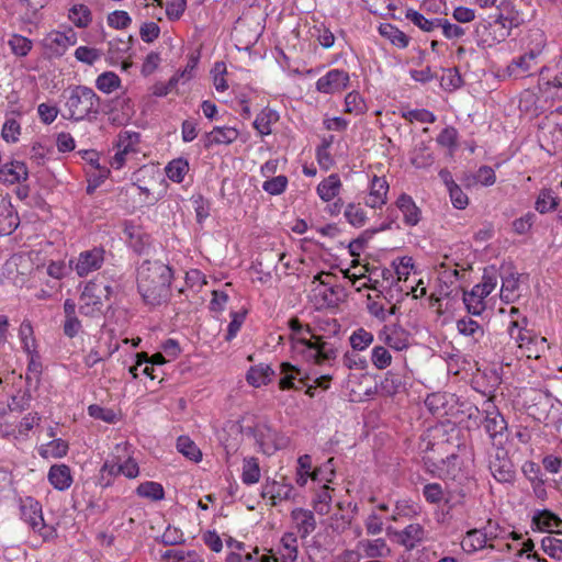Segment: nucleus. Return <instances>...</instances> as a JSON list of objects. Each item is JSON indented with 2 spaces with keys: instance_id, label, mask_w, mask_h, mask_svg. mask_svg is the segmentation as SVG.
I'll return each instance as SVG.
<instances>
[{
  "instance_id": "nucleus-38",
  "label": "nucleus",
  "mask_w": 562,
  "mask_h": 562,
  "mask_svg": "<svg viewBox=\"0 0 562 562\" xmlns=\"http://www.w3.org/2000/svg\"><path fill=\"white\" fill-rule=\"evenodd\" d=\"M126 232L128 233L130 245L133 250L138 255L146 254L147 249L150 247V236L134 227L126 229Z\"/></svg>"
},
{
  "instance_id": "nucleus-7",
  "label": "nucleus",
  "mask_w": 562,
  "mask_h": 562,
  "mask_svg": "<svg viewBox=\"0 0 562 562\" xmlns=\"http://www.w3.org/2000/svg\"><path fill=\"white\" fill-rule=\"evenodd\" d=\"M484 413L485 417L483 420V426L491 439L495 440L496 438L502 437L504 431L507 429V422L505 420L504 416L490 401L486 402V408L484 409Z\"/></svg>"
},
{
  "instance_id": "nucleus-57",
  "label": "nucleus",
  "mask_w": 562,
  "mask_h": 562,
  "mask_svg": "<svg viewBox=\"0 0 562 562\" xmlns=\"http://www.w3.org/2000/svg\"><path fill=\"white\" fill-rule=\"evenodd\" d=\"M446 493L439 483H428L423 487V496L430 504H439Z\"/></svg>"
},
{
  "instance_id": "nucleus-40",
  "label": "nucleus",
  "mask_w": 562,
  "mask_h": 562,
  "mask_svg": "<svg viewBox=\"0 0 562 562\" xmlns=\"http://www.w3.org/2000/svg\"><path fill=\"white\" fill-rule=\"evenodd\" d=\"M35 425V417L32 414L26 415L16 428L11 426V434L14 441L20 443L30 438V434L33 431Z\"/></svg>"
},
{
  "instance_id": "nucleus-54",
  "label": "nucleus",
  "mask_w": 562,
  "mask_h": 562,
  "mask_svg": "<svg viewBox=\"0 0 562 562\" xmlns=\"http://www.w3.org/2000/svg\"><path fill=\"white\" fill-rule=\"evenodd\" d=\"M558 205L557 198L552 190H543L540 192L536 201V210L540 213H547Z\"/></svg>"
},
{
  "instance_id": "nucleus-21",
  "label": "nucleus",
  "mask_w": 562,
  "mask_h": 562,
  "mask_svg": "<svg viewBox=\"0 0 562 562\" xmlns=\"http://www.w3.org/2000/svg\"><path fill=\"white\" fill-rule=\"evenodd\" d=\"M19 336L21 339V342L25 349V351L29 353L30 362H29V371H32V366L35 363L34 355L35 351V336H34V329L32 321L29 318H25L19 330Z\"/></svg>"
},
{
  "instance_id": "nucleus-42",
  "label": "nucleus",
  "mask_w": 562,
  "mask_h": 562,
  "mask_svg": "<svg viewBox=\"0 0 562 562\" xmlns=\"http://www.w3.org/2000/svg\"><path fill=\"white\" fill-rule=\"evenodd\" d=\"M278 120L274 111L265 109L261 111L254 121V127L260 135H269L271 133V124Z\"/></svg>"
},
{
  "instance_id": "nucleus-8",
  "label": "nucleus",
  "mask_w": 562,
  "mask_h": 562,
  "mask_svg": "<svg viewBox=\"0 0 562 562\" xmlns=\"http://www.w3.org/2000/svg\"><path fill=\"white\" fill-rule=\"evenodd\" d=\"M348 81V72L340 69H331L317 80L316 89L322 93L331 94L346 88Z\"/></svg>"
},
{
  "instance_id": "nucleus-34",
  "label": "nucleus",
  "mask_w": 562,
  "mask_h": 562,
  "mask_svg": "<svg viewBox=\"0 0 562 562\" xmlns=\"http://www.w3.org/2000/svg\"><path fill=\"white\" fill-rule=\"evenodd\" d=\"M136 494L139 497L148 498L154 502L165 498V491L162 485L154 481L140 483L136 488Z\"/></svg>"
},
{
  "instance_id": "nucleus-17",
  "label": "nucleus",
  "mask_w": 562,
  "mask_h": 562,
  "mask_svg": "<svg viewBox=\"0 0 562 562\" xmlns=\"http://www.w3.org/2000/svg\"><path fill=\"white\" fill-rule=\"evenodd\" d=\"M546 71V68L540 70L539 91L546 99H562V72L550 79L544 76Z\"/></svg>"
},
{
  "instance_id": "nucleus-25",
  "label": "nucleus",
  "mask_w": 562,
  "mask_h": 562,
  "mask_svg": "<svg viewBox=\"0 0 562 562\" xmlns=\"http://www.w3.org/2000/svg\"><path fill=\"white\" fill-rule=\"evenodd\" d=\"M281 374L283 375L279 381L280 390H297L299 387L295 385L294 381L297 380L300 382V378L304 376L303 370L296 366L291 364L290 362H282L280 366Z\"/></svg>"
},
{
  "instance_id": "nucleus-11",
  "label": "nucleus",
  "mask_w": 562,
  "mask_h": 562,
  "mask_svg": "<svg viewBox=\"0 0 562 562\" xmlns=\"http://www.w3.org/2000/svg\"><path fill=\"white\" fill-rule=\"evenodd\" d=\"M29 177L26 165L20 160H11L0 167V182L15 184L25 181Z\"/></svg>"
},
{
  "instance_id": "nucleus-35",
  "label": "nucleus",
  "mask_w": 562,
  "mask_h": 562,
  "mask_svg": "<svg viewBox=\"0 0 562 562\" xmlns=\"http://www.w3.org/2000/svg\"><path fill=\"white\" fill-rule=\"evenodd\" d=\"M283 552L281 553L282 562H295L297 559V537L293 532H285L281 538Z\"/></svg>"
},
{
  "instance_id": "nucleus-5",
  "label": "nucleus",
  "mask_w": 562,
  "mask_h": 562,
  "mask_svg": "<svg viewBox=\"0 0 562 562\" xmlns=\"http://www.w3.org/2000/svg\"><path fill=\"white\" fill-rule=\"evenodd\" d=\"M490 471L493 477L499 483H513L515 480V469L507 452L504 449H497L495 456L490 460Z\"/></svg>"
},
{
  "instance_id": "nucleus-59",
  "label": "nucleus",
  "mask_w": 562,
  "mask_h": 562,
  "mask_svg": "<svg viewBox=\"0 0 562 562\" xmlns=\"http://www.w3.org/2000/svg\"><path fill=\"white\" fill-rule=\"evenodd\" d=\"M21 133L20 124L15 119H8L1 131V136L7 143H15Z\"/></svg>"
},
{
  "instance_id": "nucleus-27",
  "label": "nucleus",
  "mask_w": 562,
  "mask_h": 562,
  "mask_svg": "<svg viewBox=\"0 0 562 562\" xmlns=\"http://www.w3.org/2000/svg\"><path fill=\"white\" fill-rule=\"evenodd\" d=\"M358 549H361L367 558L375 559L389 555L390 549L384 539L379 538L373 541L361 540L358 542Z\"/></svg>"
},
{
  "instance_id": "nucleus-37",
  "label": "nucleus",
  "mask_w": 562,
  "mask_h": 562,
  "mask_svg": "<svg viewBox=\"0 0 562 562\" xmlns=\"http://www.w3.org/2000/svg\"><path fill=\"white\" fill-rule=\"evenodd\" d=\"M189 171V162L187 159L178 158L171 160L166 167L167 177L173 182H182L184 176Z\"/></svg>"
},
{
  "instance_id": "nucleus-16",
  "label": "nucleus",
  "mask_w": 562,
  "mask_h": 562,
  "mask_svg": "<svg viewBox=\"0 0 562 562\" xmlns=\"http://www.w3.org/2000/svg\"><path fill=\"white\" fill-rule=\"evenodd\" d=\"M387 192V181L382 177L374 176L371 180L370 193L366 200V204L372 209L381 207L386 203Z\"/></svg>"
},
{
  "instance_id": "nucleus-55",
  "label": "nucleus",
  "mask_w": 562,
  "mask_h": 562,
  "mask_svg": "<svg viewBox=\"0 0 562 562\" xmlns=\"http://www.w3.org/2000/svg\"><path fill=\"white\" fill-rule=\"evenodd\" d=\"M366 109V103L362 97L356 92H349L345 98V112L351 114H360L363 113Z\"/></svg>"
},
{
  "instance_id": "nucleus-6",
  "label": "nucleus",
  "mask_w": 562,
  "mask_h": 562,
  "mask_svg": "<svg viewBox=\"0 0 562 562\" xmlns=\"http://www.w3.org/2000/svg\"><path fill=\"white\" fill-rule=\"evenodd\" d=\"M104 261V250L102 248H93L80 252L79 257L74 261L72 269L79 277H87L90 272H93L101 268Z\"/></svg>"
},
{
  "instance_id": "nucleus-61",
  "label": "nucleus",
  "mask_w": 562,
  "mask_h": 562,
  "mask_svg": "<svg viewBox=\"0 0 562 562\" xmlns=\"http://www.w3.org/2000/svg\"><path fill=\"white\" fill-rule=\"evenodd\" d=\"M375 234V231L366 229L358 238L349 243L348 249L352 257H359L361 250L366 247L370 238Z\"/></svg>"
},
{
  "instance_id": "nucleus-14",
  "label": "nucleus",
  "mask_w": 562,
  "mask_h": 562,
  "mask_svg": "<svg viewBox=\"0 0 562 562\" xmlns=\"http://www.w3.org/2000/svg\"><path fill=\"white\" fill-rule=\"evenodd\" d=\"M47 479L53 487L58 491L68 490L74 482L70 468L64 463L53 464L49 468Z\"/></svg>"
},
{
  "instance_id": "nucleus-43",
  "label": "nucleus",
  "mask_w": 562,
  "mask_h": 562,
  "mask_svg": "<svg viewBox=\"0 0 562 562\" xmlns=\"http://www.w3.org/2000/svg\"><path fill=\"white\" fill-rule=\"evenodd\" d=\"M260 468L256 458L244 460L241 480L246 485H251L259 482Z\"/></svg>"
},
{
  "instance_id": "nucleus-15",
  "label": "nucleus",
  "mask_w": 562,
  "mask_h": 562,
  "mask_svg": "<svg viewBox=\"0 0 562 562\" xmlns=\"http://www.w3.org/2000/svg\"><path fill=\"white\" fill-rule=\"evenodd\" d=\"M291 518L296 525L297 532L302 539H305L316 529V520L313 512L304 508H294L291 512Z\"/></svg>"
},
{
  "instance_id": "nucleus-30",
  "label": "nucleus",
  "mask_w": 562,
  "mask_h": 562,
  "mask_svg": "<svg viewBox=\"0 0 562 562\" xmlns=\"http://www.w3.org/2000/svg\"><path fill=\"white\" fill-rule=\"evenodd\" d=\"M341 186L338 175L333 173L317 186V193L323 201L333 200Z\"/></svg>"
},
{
  "instance_id": "nucleus-19",
  "label": "nucleus",
  "mask_w": 562,
  "mask_h": 562,
  "mask_svg": "<svg viewBox=\"0 0 562 562\" xmlns=\"http://www.w3.org/2000/svg\"><path fill=\"white\" fill-rule=\"evenodd\" d=\"M532 525L540 531H553V528L557 529V532H560V528H562V519L555 515L554 513L543 509L538 510L532 517Z\"/></svg>"
},
{
  "instance_id": "nucleus-60",
  "label": "nucleus",
  "mask_w": 562,
  "mask_h": 562,
  "mask_svg": "<svg viewBox=\"0 0 562 562\" xmlns=\"http://www.w3.org/2000/svg\"><path fill=\"white\" fill-rule=\"evenodd\" d=\"M138 142L139 134L124 132L119 135L116 147L127 155L130 151H135L134 145L138 144Z\"/></svg>"
},
{
  "instance_id": "nucleus-56",
  "label": "nucleus",
  "mask_w": 562,
  "mask_h": 562,
  "mask_svg": "<svg viewBox=\"0 0 562 562\" xmlns=\"http://www.w3.org/2000/svg\"><path fill=\"white\" fill-rule=\"evenodd\" d=\"M9 45L16 56H25L31 50L33 44L31 40L22 35L14 34L9 40Z\"/></svg>"
},
{
  "instance_id": "nucleus-2",
  "label": "nucleus",
  "mask_w": 562,
  "mask_h": 562,
  "mask_svg": "<svg viewBox=\"0 0 562 562\" xmlns=\"http://www.w3.org/2000/svg\"><path fill=\"white\" fill-rule=\"evenodd\" d=\"M172 269L160 262L145 260L137 270V290L144 303L151 307L167 302L171 295Z\"/></svg>"
},
{
  "instance_id": "nucleus-18",
  "label": "nucleus",
  "mask_w": 562,
  "mask_h": 562,
  "mask_svg": "<svg viewBox=\"0 0 562 562\" xmlns=\"http://www.w3.org/2000/svg\"><path fill=\"white\" fill-rule=\"evenodd\" d=\"M397 209L403 213L404 222L408 226H415L420 221V210L411 195L402 193L396 201Z\"/></svg>"
},
{
  "instance_id": "nucleus-62",
  "label": "nucleus",
  "mask_w": 562,
  "mask_h": 562,
  "mask_svg": "<svg viewBox=\"0 0 562 562\" xmlns=\"http://www.w3.org/2000/svg\"><path fill=\"white\" fill-rule=\"evenodd\" d=\"M518 277H516L514 273H509L508 276H502V289H501V296L506 302L510 301V295L517 290L518 288Z\"/></svg>"
},
{
  "instance_id": "nucleus-31",
  "label": "nucleus",
  "mask_w": 562,
  "mask_h": 562,
  "mask_svg": "<svg viewBox=\"0 0 562 562\" xmlns=\"http://www.w3.org/2000/svg\"><path fill=\"white\" fill-rule=\"evenodd\" d=\"M497 284V272L494 267L485 268L482 282L472 288V294L481 296L491 294Z\"/></svg>"
},
{
  "instance_id": "nucleus-22",
  "label": "nucleus",
  "mask_w": 562,
  "mask_h": 562,
  "mask_svg": "<svg viewBox=\"0 0 562 562\" xmlns=\"http://www.w3.org/2000/svg\"><path fill=\"white\" fill-rule=\"evenodd\" d=\"M409 337L411 335L407 330L401 326H393L387 333L385 331L383 341L387 347L396 351H402L409 347Z\"/></svg>"
},
{
  "instance_id": "nucleus-64",
  "label": "nucleus",
  "mask_w": 562,
  "mask_h": 562,
  "mask_svg": "<svg viewBox=\"0 0 562 562\" xmlns=\"http://www.w3.org/2000/svg\"><path fill=\"white\" fill-rule=\"evenodd\" d=\"M108 23L113 29L122 30L132 23V19L126 11L117 10L109 14Z\"/></svg>"
},
{
  "instance_id": "nucleus-4",
  "label": "nucleus",
  "mask_w": 562,
  "mask_h": 562,
  "mask_svg": "<svg viewBox=\"0 0 562 562\" xmlns=\"http://www.w3.org/2000/svg\"><path fill=\"white\" fill-rule=\"evenodd\" d=\"M561 403L548 392H535L531 404L527 406V414L539 423L549 424L554 422L551 417L552 411Z\"/></svg>"
},
{
  "instance_id": "nucleus-45",
  "label": "nucleus",
  "mask_w": 562,
  "mask_h": 562,
  "mask_svg": "<svg viewBox=\"0 0 562 562\" xmlns=\"http://www.w3.org/2000/svg\"><path fill=\"white\" fill-rule=\"evenodd\" d=\"M331 502L330 487L324 484L313 499V508L321 515L329 513Z\"/></svg>"
},
{
  "instance_id": "nucleus-51",
  "label": "nucleus",
  "mask_w": 562,
  "mask_h": 562,
  "mask_svg": "<svg viewBox=\"0 0 562 562\" xmlns=\"http://www.w3.org/2000/svg\"><path fill=\"white\" fill-rule=\"evenodd\" d=\"M371 361L376 369L383 370L391 364L392 356L385 347L375 346L371 352Z\"/></svg>"
},
{
  "instance_id": "nucleus-3",
  "label": "nucleus",
  "mask_w": 562,
  "mask_h": 562,
  "mask_svg": "<svg viewBox=\"0 0 562 562\" xmlns=\"http://www.w3.org/2000/svg\"><path fill=\"white\" fill-rule=\"evenodd\" d=\"M65 108L63 116L68 120L93 121L100 113V98L89 87L75 86L66 90Z\"/></svg>"
},
{
  "instance_id": "nucleus-32",
  "label": "nucleus",
  "mask_w": 562,
  "mask_h": 562,
  "mask_svg": "<svg viewBox=\"0 0 562 562\" xmlns=\"http://www.w3.org/2000/svg\"><path fill=\"white\" fill-rule=\"evenodd\" d=\"M457 328L463 336L473 338L479 341L484 336V328L476 321L471 317H463L457 322Z\"/></svg>"
},
{
  "instance_id": "nucleus-46",
  "label": "nucleus",
  "mask_w": 562,
  "mask_h": 562,
  "mask_svg": "<svg viewBox=\"0 0 562 562\" xmlns=\"http://www.w3.org/2000/svg\"><path fill=\"white\" fill-rule=\"evenodd\" d=\"M349 341L352 349L361 351L373 342V334L360 327L351 334Z\"/></svg>"
},
{
  "instance_id": "nucleus-50",
  "label": "nucleus",
  "mask_w": 562,
  "mask_h": 562,
  "mask_svg": "<svg viewBox=\"0 0 562 562\" xmlns=\"http://www.w3.org/2000/svg\"><path fill=\"white\" fill-rule=\"evenodd\" d=\"M541 549L552 559L562 560V539L547 536L541 540Z\"/></svg>"
},
{
  "instance_id": "nucleus-28",
  "label": "nucleus",
  "mask_w": 562,
  "mask_h": 562,
  "mask_svg": "<svg viewBox=\"0 0 562 562\" xmlns=\"http://www.w3.org/2000/svg\"><path fill=\"white\" fill-rule=\"evenodd\" d=\"M381 36L387 38L393 45L405 48L409 44V36L390 23H383L379 27Z\"/></svg>"
},
{
  "instance_id": "nucleus-36",
  "label": "nucleus",
  "mask_w": 562,
  "mask_h": 562,
  "mask_svg": "<svg viewBox=\"0 0 562 562\" xmlns=\"http://www.w3.org/2000/svg\"><path fill=\"white\" fill-rule=\"evenodd\" d=\"M177 449L191 461L199 462L202 459L201 450L198 448L195 442L187 436H180L178 438Z\"/></svg>"
},
{
  "instance_id": "nucleus-39",
  "label": "nucleus",
  "mask_w": 562,
  "mask_h": 562,
  "mask_svg": "<svg viewBox=\"0 0 562 562\" xmlns=\"http://www.w3.org/2000/svg\"><path fill=\"white\" fill-rule=\"evenodd\" d=\"M405 16L407 20L412 21L417 27H419L424 32H432L441 24V19L428 20L422 13L413 9H408L406 11Z\"/></svg>"
},
{
  "instance_id": "nucleus-44",
  "label": "nucleus",
  "mask_w": 562,
  "mask_h": 562,
  "mask_svg": "<svg viewBox=\"0 0 562 562\" xmlns=\"http://www.w3.org/2000/svg\"><path fill=\"white\" fill-rule=\"evenodd\" d=\"M463 85V79L458 68H448L443 70L440 78V86L446 91H454Z\"/></svg>"
},
{
  "instance_id": "nucleus-48",
  "label": "nucleus",
  "mask_w": 562,
  "mask_h": 562,
  "mask_svg": "<svg viewBox=\"0 0 562 562\" xmlns=\"http://www.w3.org/2000/svg\"><path fill=\"white\" fill-rule=\"evenodd\" d=\"M488 294H482L481 296H476L472 294V290L470 292L463 293V302L465 304V307L468 312L472 315H481L482 312L485 310V302L484 299Z\"/></svg>"
},
{
  "instance_id": "nucleus-47",
  "label": "nucleus",
  "mask_w": 562,
  "mask_h": 562,
  "mask_svg": "<svg viewBox=\"0 0 562 562\" xmlns=\"http://www.w3.org/2000/svg\"><path fill=\"white\" fill-rule=\"evenodd\" d=\"M498 9H499V12L494 15H490V18H488L490 20L485 21L486 23H484L483 26L486 29L487 26L499 25V33L494 38L497 40L498 42H501V41H504L506 37H508L510 35V32H509V30L506 29L507 23H505L506 15H505V11L503 10V5L498 7Z\"/></svg>"
},
{
  "instance_id": "nucleus-53",
  "label": "nucleus",
  "mask_w": 562,
  "mask_h": 562,
  "mask_svg": "<svg viewBox=\"0 0 562 562\" xmlns=\"http://www.w3.org/2000/svg\"><path fill=\"white\" fill-rule=\"evenodd\" d=\"M487 542V535L479 529H472L467 532L464 543L469 546L471 551L483 549Z\"/></svg>"
},
{
  "instance_id": "nucleus-33",
  "label": "nucleus",
  "mask_w": 562,
  "mask_h": 562,
  "mask_svg": "<svg viewBox=\"0 0 562 562\" xmlns=\"http://www.w3.org/2000/svg\"><path fill=\"white\" fill-rule=\"evenodd\" d=\"M67 452L68 443L63 439H54L40 449L41 457L46 460L63 458Z\"/></svg>"
},
{
  "instance_id": "nucleus-58",
  "label": "nucleus",
  "mask_w": 562,
  "mask_h": 562,
  "mask_svg": "<svg viewBox=\"0 0 562 562\" xmlns=\"http://www.w3.org/2000/svg\"><path fill=\"white\" fill-rule=\"evenodd\" d=\"M288 186V178L285 176H277L269 180H266L262 184V189L272 195H278L284 192Z\"/></svg>"
},
{
  "instance_id": "nucleus-41",
  "label": "nucleus",
  "mask_w": 562,
  "mask_h": 562,
  "mask_svg": "<svg viewBox=\"0 0 562 562\" xmlns=\"http://www.w3.org/2000/svg\"><path fill=\"white\" fill-rule=\"evenodd\" d=\"M68 18L77 27H87L92 20V14L87 5L75 4L69 10Z\"/></svg>"
},
{
  "instance_id": "nucleus-23",
  "label": "nucleus",
  "mask_w": 562,
  "mask_h": 562,
  "mask_svg": "<svg viewBox=\"0 0 562 562\" xmlns=\"http://www.w3.org/2000/svg\"><path fill=\"white\" fill-rule=\"evenodd\" d=\"M19 225V216L14 212L11 203L2 201L0 203V235H10Z\"/></svg>"
},
{
  "instance_id": "nucleus-49",
  "label": "nucleus",
  "mask_w": 562,
  "mask_h": 562,
  "mask_svg": "<svg viewBox=\"0 0 562 562\" xmlns=\"http://www.w3.org/2000/svg\"><path fill=\"white\" fill-rule=\"evenodd\" d=\"M312 458L308 454H303L297 459V469L295 482L300 486H305L307 479L311 477Z\"/></svg>"
},
{
  "instance_id": "nucleus-63",
  "label": "nucleus",
  "mask_w": 562,
  "mask_h": 562,
  "mask_svg": "<svg viewBox=\"0 0 562 562\" xmlns=\"http://www.w3.org/2000/svg\"><path fill=\"white\" fill-rule=\"evenodd\" d=\"M458 131L453 126L445 127L437 136V143L443 147L454 149L457 147Z\"/></svg>"
},
{
  "instance_id": "nucleus-29",
  "label": "nucleus",
  "mask_w": 562,
  "mask_h": 562,
  "mask_svg": "<svg viewBox=\"0 0 562 562\" xmlns=\"http://www.w3.org/2000/svg\"><path fill=\"white\" fill-rule=\"evenodd\" d=\"M405 376L395 370L386 372L384 380L381 382L383 392L387 395H394L405 389Z\"/></svg>"
},
{
  "instance_id": "nucleus-24",
  "label": "nucleus",
  "mask_w": 562,
  "mask_h": 562,
  "mask_svg": "<svg viewBox=\"0 0 562 562\" xmlns=\"http://www.w3.org/2000/svg\"><path fill=\"white\" fill-rule=\"evenodd\" d=\"M274 374L276 373L270 366L260 363L250 367L246 374V380L251 386L259 387L261 385H267Z\"/></svg>"
},
{
  "instance_id": "nucleus-1",
  "label": "nucleus",
  "mask_w": 562,
  "mask_h": 562,
  "mask_svg": "<svg viewBox=\"0 0 562 562\" xmlns=\"http://www.w3.org/2000/svg\"><path fill=\"white\" fill-rule=\"evenodd\" d=\"M292 331L290 337L292 351L303 361L323 366L331 364L338 357V347L325 336L315 334L313 329L304 326L297 317L288 322Z\"/></svg>"
},
{
  "instance_id": "nucleus-26",
  "label": "nucleus",
  "mask_w": 562,
  "mask_h": 562,
  "mask_svg": "<svg viewBox=\"0 0 562 562\" xmlns=\"http://www.w3.org/2000/svg\"><path fill=\"white\" fill-rule=\"evenodd\" d=\"M509 335L510 337L516 339L520 347L530 344L541 345L542 347H544V344L547 342V339L544 337L538 338L535 335H532L529 330H527L525 327H520L519 321H513L510 323Z\"/></svg>"
},
{
  "instance_id": "nucleus-52",
  "label": "nucleus",
  "mask_w": 562,
  "mask_h": 562,
  "mask_svg": "<svg viewBox=\"0 0 562 562\" xmlns=\"http://www.w3.org/2000/svg\"><path fill=\"white\" fill-rule=\"evenodd\" d=\"M95 85L99 90L110 93L120 86V78L114 72H103L97 78Z\"/></svg>"
},
{
  "instance_id": "nucleus-9",
  "label": "nucleus",
  "mask_w": 562,
  "mask_h": 562,
  "mask_svg": "<svg viewBox=\"0 0 562 562\" xmlns=\"http://www.w3.org/2000/svg\"><path fill=\"white\" fill-rule=\"evenodd\" d=\"M239 136L237 128L232 126H215L202 136L203 146L210 149L214 145H229Z\"/></svg>"
},
{
  "instance_id": "nucleus-20",
  "label": "nucleus",
  "mask_w": 562,
  "mask_h": 562,
  "mask_svg": "<svg viewBox=\"0 0 562 562\" xmlns=\"http://www.w3.org/2000/svg\"><path fill=\"white\" fill-rule=\"evenodd\" d=\"M424 528L419 524H411L402 531H395L398 542L407 550H413L424 539Z\"/></svg>"
},
{
  "instance_id": "nucleus-12",
  "label": "nucleus",
  "mask_w": 562,
  "mask_h": 562,
  "mask_svg": "<svg viewBox=\"0 0 562 562\" xmlns=\"http://www.w3.org/2000/svg\"><path fill=\"white\" fill-rule=\"evenodd\" d=\"M76 42L77 36L72 31H69V34L55 32L50 33L44 40V46L50 50V55L61 56L65 54L66 49L75 45Z\"/></svg>"
},
{
  "instance_id": "nucleus-13",
  "label": "nucleus",
  "mask_w": 562,
  "mask_h": 562,
  "mask_svg": "<svg viewBox=\"0 0 562 562\" xmlns=\"http://www.w3.org/2000/svg\"><path fill=\"white\" fill-rule=\"evenodd\" d=\"M293 486L277 481H267L262 486L261 496L269 497L271 506H277L281 501L293 498Z\"/></svg>"
},
{
  "instance_id": "nucleus-10",
  "label": "nucleus",
  "mask_w": 562,
  "mask_h": 562,
  "mask_svg": "<svg viewBox=\"0 0 562 562\" xmlns=\"http://www.w3.org/2000/svg\"><path fill=\"white\" fill-rule=\"evenodd\" d=\"M539 55V49H530L528 53L513 59L507 66L508 76L520 78L526 76V74H530V71L536 69L538 66L537 58Z\"/></svg>"
}]
</instances>
